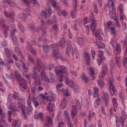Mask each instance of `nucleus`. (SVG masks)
<instances>
[{"label":"nucleus","mask_w":127,"mask_h":127,"mask_svg":"<svg viewBox=\"0 0 127 127\" xmlns=\"http://www.w3.org/2000/svg\"><path fill=\"white\" fill-rule=\"evenodd\" d=\"M43 49L45 52H48V51H49V48L47 45L43 46Z\"/></svg>","instance_id":"nucleus-61"},{"label":"nucleus","mask_w":127,"mask_h":127,"mask_svg":"<svg viewBox=\"0 0 127 127\" xmlns=\"http://www.w3.org/2000/svg\"><path fill=\"white\" fill-rule=\"evenodd\" d=\"M62 109H64L67 107V101L66 100H63L61 104Z\"/></svg>","instance_id":"nucleus-32"},{"label":"nucleus","mask_w":127,"mask_h":127,"mask_svg":"<svg viewBox=\"0 0 127 127\" xmlns=\"http://www.w3.org/2000/svg\"><path fill=\"white\" fill-rule=\"evenodd\" d=\"M97 83L99 85V86H100V87H104L105 83H104V81L102 80H97Z\"/></svg>","instance_id":"nucleus-41"},{"label":"nucleus","mask_w":127,"mask_h":127,"mask_svg":"<svg viewBox=\"0 0 127 127\" xmlns=\"http://www.w3.org/2000/svg\"><path fill=\"white\" fill-rule=\"evenodd\" d=\"M58 45L56 44H52L51 47L52 48L54 55H53V57L55 58L57 57V54L59 53V50L57 48Z\"/></svg>","instance_id":"nucleus-5"},{"label":"nucleus","mask_w":127,"mask_h":127,"mask_svg":"<svg viewBox=\"0 0 127 127\" xmlns=\"http://www.w3.org/2000/svg\"><path fill=\"white\" fill-rule=\"evenodd\" d=\"M19 17L21 19H23V20H25V18H26V15L24 14V13H22L20 14Z\"/></svg>","instance_id":"nucleus-44"},{"label":"nucleus","mask_w":127,"mask_h":127,"mask_svg":"<svg viewBox=\"0 0 127 127\" xmlns=\"http://www.w3.org/2000/svg\"><path fill=\"white\" fill-rule=\"evenodd\" d=\"M106 74L107 72H105V71H102L99 73V77L100 78V79H103V78H104V76H106Z\"/></svg>","instance_id":"nucleus-34"},{"label":"nucleus","mask_w":127,"mask_h":127,"mask_svg":"<svg viewBox=\"0 0 127 127\" xmlns=\"http://www.w3.org/2000/svg\"><path fill=\"white\" fill-rule=\"evenodd\" d=\"M92 95H93L94 98L99 96V89L97 88H95L92 90Z\"/></svg>","instance_id":"nucleus-21"},{"label":"nucleus","mask_w":127,"mask_h":127,"mask_svg":"<svg viewBox=\"0 0 127 127\" xmlns=\"http://www.w3.org/2000/svg\"><path fill=\"white\" fill-rule=\"evenodd\" d=\"M60 46L62 48H63V47H65V46L66 45V42H65V39L63 38L59 42Z\"/></svg>","instance_id":"nucleus-26"},{"label":"nucleus","mask_w":127,"mask_h":127,"mask_svg":"<svg viewBox=\"0 0 127 127\" xmlns=\"http://www.w3.org/2000/svg\"><path fill=\"white\" fill-rule=\"evenodd\" d=\"M112 103H113V110L114 112L117 111V107H118V103L116 101V98H113L112 99Z\"/></svg>","instance_id":"nucleus-19"},{"label":"nucleus","mask_w":127,"mask_h":127,"mask_svg":"<svg viewBox=\"0 0 127 127\" xmlns=\"http://www.w3.org/2000/svg\"><path fill=\"white\" fill-rule=\"evenodd\" d=\"M113 77H114L113 76H112L111 78H109V83L110 85H113V83H114V78H113Z\"/></svg>","instance_id":"nucleus-63"},{"label":"nucleus","mask_w":127,"mask_h":127,"mask_svg":"<svg viewBox=\"0 0 127 127\" xmlns=\"http://www.w3.org/2000/svg\"><path fill=\"white\" fill-rule=\"evenodd\" d=\"M22 67L23 68V70L24 72L27 73V68H26V65H25V63H24V62H23V64Z\"/></svg>","instance_id":"nucleus-53"},{"label":"nucleus","mask_w":127,"mask_h":127,"mask_svg":"<svg viewBox=\"0 0 127 127\" xmlns=\"http://www.w3.org/2000/svg\"><path fill=\"white\" fill-rule=\"evenodd\" d=\"M6 2H7V3L8 4H9V5H11V6H15L16 4L15 3L13 2L12 1H10L9 0H5Z\"/></svg>","instance_id":"nucleus-37"},{"label":"nucleus","mask_w":127,"mask_h":127,"mask_svg":"<svg viewBox=\"0 0 127 127\" xmlns=\"http://www.w3.org/2000/svg\"><path fill=\"white\" fill-rule=\"evenodd\" d=\"M18 107L20 110L22 111L23 116H25V112H24V106L22 105L21 102H18Z\"/></svg>","instance_id":"nucleus-20"},{"label":"nucleus","mask_w":127,"mask_h":127,"mask_svg":"<svg viewBox=\"0 0 127 127\" xmlns=\"http://www.w3.org/2000/svg\"><path fill=\"white\" fill-rule=\"evenodd\" d=\"M47 4V8H48V14L49 15H51V14L52 13V9H51V8H50V6H49V5H48V3Z\"/></svg>","instance_id":"nucleus-51"},{"label":"nucleus","mask_w":127,"mask_h":127,"mask_svg":"<svg viewBox=\"0 0 127 127\" xmlns=\"http://www.w3.org/2000/svg\"><path fill=\"white\" fill-rule=\"evenodd\" d=\"M38 118L42 122L43 121V115L42 113H38Z\"/></svg>","instance_id":"nucleus-59"},{"label":"nucleus","mask_w":127,"mask_h":127,"mask_svg":"<svg viewBox=\"0 0 127 127\" xmlns=\"http://www.w3.org/2000/svg\"><path fill=\"white\" fill-rule=\"evenodd\" d=\"M54 68V71L57 77H59L58 80L60 82H63L64 79H65V75H68V70L66 66L64 65H60L56 67L53 64H50L49 65V70H53Z\"/></svg>","instance_id":"nucleus-1"},{"label":"nucleus","mask_w":127,"mask_h":127,"mask_svg":"<svg viewBox=\"0 0 127 127\" xmlns=\"http://www.w3.org/2000/svg\"><path fill=\"white\" fill-rule=\"evenodd\" d=\"M41 98L42 100H46L48 102H50V101H52V99L50 98L48 96V94L47 93H45L44 94H42L40 95Z\"/></svg>","instance_id":"nucleus-13"},{"label":"nucleus","mask_w":127,"mask_h":127,"mask_svg":"<svg viewBox=\"0 0 127 127\" xmlns=\"http://www.w3.org/2000/svg\"><path fill=\"white\" fill-rule=\"evenodd\" d=\"M47 120L48 124H52V123H53V120L51 118H50V117H47Z\"/></svg>","instance_id":"nucleus-57"},{"label":"nucleus","mask_w":127,"mask_h":127,"mask_svg":"<svg viewBox=\"0 0 127 127\" xmlns=\"http://www.w3.org/2000/svg\"><path fill=\"white\" fill-rule=\"evenodd\" d=\"M75 105L76 107H78L79 110H81V109H82V106L81 105V103H80V101H79L78 100H76Z\"/></svg>","instance_id":"nucleus-47"},{"label":"nucleus","mask_w":127,"mask_h":127,"mask_svg":"<svg viewBox=\"0 0 127 127\" xmlns=\"http://www.w3.org/2000/svg\"><path fill=\"white\" fill-rule=\"evenodd\" d=\"M96 43L97 44L99 48H105V44H104V43H101L100 41H96Z\"/></svg>","instance_id":"nucleus-28"},{"label":"nucleus","mask_w":127,"mask_h":127,"mask_svg":"<svg viewBox=\"0 0 127 127\" xmlns=\"http://www.w3.org/2000/svg\"><path fill=\"white\" fill-rule=\"evenodd\" d=\"M62 87H63V83H62L58 84L56 86L57 90H58L60 88H62Z\"/></svg>","instance_id":"nucleus-62"},{"label":"nucleus","mask_w":127,"mask_h":127,"mask_svg":"<svg viewBox=\"0 0 127 127\" xmlns=\"http://www.w3.org/2000/svg\"><path fill=\"white\" fill-rule=\"evenodd\" d=\"M11 28L12 31H10V33L11 36H13L15 34V32H16V28H15V24H12L11 26Z\"/></svg>","instance_id":"nucleus-17"},{"label":"nucleus","mask_w":127,"mask_h":127,"mask_svg":"<svg viewBox=\"0 0 127 127\" xmlns=\"http://www.w3.org/2000/svg\"><path fill=\"white\" fill-rule=\"evenodd\" d=\"M21 125V121L19 120L15 121V124L14 125L15 127H19V126Z\"/></svg>","instance_id":"nucleus-45"},{"label":"nucleus","mask_w":127,"mask_h":127,"mask_svg":"<svg viewBox=\"0 0 127 127\" xmlns=\"http://www.w3.org/2000/svg\"><path fill=\"white\" fill-rule=\"evenodd\" d=\"M123 45L125 46V54L126 56H127V46L126 45V43H127V41H124L122 42Z\"/></svg>","instance_id":"nucleus-48"},{"label":"nucleus","mask_w":127,"mask_h":127,"mask_svg":"<svg viewBox=\"0 0 127 127\" xmlns=\"http://www.w3.org/2000/svg\"><path fill=\"white\" fill-rule=\"evenodd\" d=\"M64 80L66 82V84L68 85L69 87H70V88H74V82H73V81L70 80V79L68 78V77H66L65 76L63 81H64Z\"/></svg>","instance_id":"nucleus-8"},{"label":"nucleus","mask_w":127,"mask_h":127,"mask_svg":"<svg viewBox=\"0 0 127 127\" xmlns=\"http://www.w3.org/2000/svg\"><path fill=\"white\" fill-rule=\"evenodd\" d=\"M84 43V39L82 37L77 38V43L78 45H82Z\"/></svg>","instance_id":"nucleus-29"},{"label":"nucleus","mask_w":127,"mask_h":127,"mask_svg":"<svg viewBox=\"0 0 127 127\" xmlns=\"http://www.w3.org/2000/svg\"><path fill=\"white\" fill-rule=\"evenodd\" d=\"M51 1H52V5H53V7L57 9L58 7V5H57V3L55 1V0H51Z\"/></svg>","instance_id":"nucleus-38"},{"label":"nucleus","mask_w":127,"mask_h":127,"mask_svg":"<svg viewBox=\"0 0 127 127\" xmlns=\"http://www.w3.org/2000/svg\"><path fill=\"white\" fill-rule=\"evenodd\" d=\"M115 59H116L117 64L118 65V66H119L120 62H121V60H120V58H119V57L116 56Z\"/></svg>","instance_id":"nucleus-58"},{"label":"nucleus","mask_w":127,"mask_h":127,"mask_svg":"<svg viewBox=\"0 0 127 127\" xmlns=\"http://www.w3.org/2000/svg\"><path fill=\"white\" fill-rule=\"evenodd\" d=\"M116 47H117V52H118L119 54H121V44H117L116 45Z\"/></svg>","instance_id":"nucleus-46"},{"label":"nucleus","mask_w":127,"mask_h":127,"mask_svg":"<svg viewBox=\"0 0 127 127\" xmlns=\"http://www.w3.org/2000/svg\"><path fill=\"white\" fill-rule=\"evenodd\" d=\"M102 99L105 101L106 106L108 107V104H109V95H108V93L104 92L102 96Z\"/></svg>","instance_id":"nucleus-11"},{"label":"nucleus","mask_w":127,"mask_h":127,"mask_svg":"<svg viewBox=\"0 0 127 127\" xmlns=\"http://www.w3.org/2000/svg\"><path fill=\"white\" fill-rule=\"evenodd\" d=\"M73 6V10L71 13V17H72V18H75V17H76V11L77 10V6H75V5H74V6Z\"/></svg>","instance_id":"nucleus-22"},{"label":"nucleus","mask_w":127,"mask_h":127,"mask_svg":"<svg viewBox=\"0 0 127 127\" xmlns=\"http://www.w3.org/2000/svg\"><path fill=\"white\" fill-rule=\"evenodd\" d=\"M89 119L90 120V119H92L93 117H95V113L93 112L92 113V112H89Z\"/></svg>","instance_id":"nucleus-56"},{"label":"nucleus","mask_w":127,"mask_h":127,"mask_svg":"<svg viewBox=\"0 0 127 127\" xmlns=\"http://www.w3.org/2000/svg\"><path fill=\"white\" fill-rule=\"evenodd\" d=\"M104 33V32H103V30H99V31H96L95 33L94 34L96 40H102V36L100 35V34H103Z\"/></svg>","instance_id":"nucleus-7"},{"label":"nucleus","mask_w":127,"mask_h":127,"mask_svg":"<svg viewBox=\"0 0 127 127\" xmlns=\"http://www.w3.org/2000/svg\"><path fill=\"white\" fill-rule=\"evenodd\" d=\"M20 84V88L21 90H25V89H27V85L25 82H21L19 83Z\"/></svg>","instance_id":"nucleus-24"},{"label":"nucleus","mask_w":127,"mask_h":127,"mask_svg":"<svg viewBox=\"0 0 127 127\" xmlns=\"http://www.w3.org/2000/svg\"><path fill=\"white\" fill-rule=\"evenodd\" d=\"M8 28H9V27H3V28L4 35L5 37H6V36H7V31L8 30Z\"/></svg>","instance_id":"nucleus-35"},{"label":"nucleus","mask_w":127,"mask_h":127,"mask_svg":"<svg viewBox=\"0 0 127 127\" xmlns=\"http://www.w3.org/2000/svg\"><path fill=\"white\" fill-rule=\"evenodd\" d=\"M50 76L51 77V78L50 79V82H51V83H54L55 82V76L52 73L50 74Z\"/></svg>","instance_id":"nucleus-40"},{"label":"nucleus","mask_w":127,"mask_h":127,"mask_svg":"<svg viewBox=\"0 0 127 127\" xmlns=\"http://www.w3.org/2000/svg\"><path fill=\"white\" fill-rule=\"evenodd\" d=\"M100 104H101V101L100 100V99L98 98L94 102L95 108H97V107H99V106H100Z\"/></svg>","instance_id":"nucleus-30"},{"label":"nucleus","mask_w":127,"mask_h":127,"mask_svg":"<svg viewBox=\"0 0 127 127\" xmlns=\"http://www.w3.org/2000/svg\"><path fill=\"white\" fill-rule=\"evenodd\" d=\"M119 8L120 11V14L121 15H122V14L124 13V4L122 3L120 4V5L119 6Z\"/></svg>","instance_id":"nucleus-33"},{"label":"nucleus","mask_w":127,"mask_h":127,"mask_svg":"<svg viewBox=\"0 0 127 127\" xmlns=\"http://www.w3.org/2000/svg\"><path fill=\"white\" fill-rule=\"evenodd\" d=\"M55 108V106L54 105V103L52 104L51 103H49L48 105L47 110L48 111H51V112H54Z\"/></svg>","instance_id":"nucleus-15"},{"label":"nucleus","mask_w":127,"mask_h":127,"mask_svg":"<svg viewBox=\"0 0 127 127\" xmlns=\"http://www.w3.org/2000/svg\"><path fill=\"white\" fill-rule=\"evenodd\" d=\"M37 65L38 66V68L37 67H33L32 73L30 74V76L34 80L35 85H36V86H39V85L41 84V80H40L39 74H38L37 71L38 70V72L40 73V69H39V68L43 67V63H42L41 60L38 59L37 60Z\"/></svg>","instance_id":"nucleus-2"},{"label":"nucleus","mask_w":127,"mask_h":127,"mask_svg":"<svg viewBox=\"0 0 127 127\" xmlns=\"http://www.w3.org/2000/svg\"><path fill=\"white\" fill-rule=\"evenodd\" d=\"M11 37L14 44H17V38H16L15 35H14V36H11Z\"/></svg>","instance_id":"nucleus-50"},{"label":"nucleus","mask_w":127,"mask_h":127,"mask_svg":"<svg viewBox=\"0 0 127 127\" xmlns=\"http://www.w3.org/2000/svg\"><path fill=\"white\" fill-rule=\"evenodd\" d=\"M19 93L17 92H14L12 96V98L14 99V100H17V101H18V100H19Z\"/></svg>","instance_id":"nucleus-23"},{"label":"nucleus","mask_w":127,"mask_h":127,"mask_svg":"<svg viewBox=\"0 0 127 127\" xmlns=\"http://www.w3.org/2000/svg\"><path fill=\"white\" fill-rule=\"evenodd\" d=\"M14 75L17 78V81L18 83H19V84H20V83H25V80L22 78V76H21L18 71L15 70Z\"/></svg>","instance_id":"nucleus-4"},{"label":"nucleus","mask_w":127,"mask_h":127,"mask_svg":"<svg viewBox=\"0 0 127 127\" xmlns=\"http://www.w3.org/2000/svg\"><path fill=\"white\" fill-rule=\"evenodd\" d=\"M56 9L58 10V13L59 14V15H61V14L63 15H66V14H67V13L65 11H62L60 12V7L59 6Z\"/></svg>","instance_id":"nucleus-25"},{"label":"nucleus","mask_w":127,"mask_h":127,"mask_svg":"<svg viewBox=\"0 0 127 127\" xmlns=\"http://www.w3.org/2000/svg\"><path fill=\"white\" fill-rule=\"evenodd\" d=\"M27 105L29 107V111H27V112L29 113V112H32L33 109L32 108V106H31V100L30 99V96H29L28 98Z\"/></svg>","instance_id":"nucleus-16"},{"label":"nucleus","mask_w":127,"mask_h":127,"mask_svg":"<svg viewBox=\"0 0 127 127\" xmlns=\"http://www.w3.org/2000/svg\"><path fill=\"white\" fill-rule=\"evenodd\" d=\"M109 90L110 91V94L112 96L117 94V90L114 84H110Z\"/></svg>","instance_id":"nucleus-10"},{"label":"nucleus","mask_w":127,"mask_h":127,"mask_svg":"<svg viewBox=\"0 0 127 127\" xmlns=\"http://www.w3.org/2000/svg\"><path fill=\"white\" fill-rule=\"evenodd\" d=\"M41 24L42 25L41 27L42 34V35H43V36H45V35H46V28L45 26V23H44V21H41Z\"/></svg>","instance_id":"nucleus-9"},{"label":"nucleus","mask_w":127,"mask_h":127,"mask_svg":"<svg viewBox=\"0 0 127 127\" xmlns=\"http://www.w3.org/2000/svg\"><path fill=\"white\" fill-rule=\"evenodd\" d=\"M96 26H97V23H96V20L95 19H92V22L90 25L91 30L92 32H95L96 31Z\"/></svg>","instance_id":"nucleus-12"},{"label":"nucleus","mask_w":127,"mask_h":127,"mask_svg":"<svg viewBox=\"0 0 127 127\" xmlns=\"http://www.w3.org/2000/svg\"><path fill=\"white\" fill-rule=\"evenodd\" d=\"M30 52L34 56L36 55V51L33 48L30 49Z\"/></svg>","instance_id":"nucleus-60"},{"label":"nucleus","mask_w":127,"mask_h":127,"mask_svg":"<svg viewBox=\"0 0 127 127\" xmlns=\"http://www.w3.org/2000/svg\"><path fill=\"white\" fill-rule=\"evenodd\" d=\"M99 54L98 55V56L101 60H105L106 59V57L104 56V53L102 51H99Z\"/></svg>","instance_id":"nucleus-27"},{"label":"nucleus","mask_w":127,"mask_h":127,"mask_svg":"<svg viewBox=\"0 0 127 127\" xmlns=\"http://www.w3.org/2000/svg\"><path fill=\"white\" fill-rule=\"evenodd\" d=\"M109 15L111 16L112 19H114L115 20L117 25L119 26V20L117 19V18H115L116 16V10H113L112 9V10H110L109 11Z\"/></svg>","instance_id":"nucleus-6"},{"label":"nucleus","mask_w":127,"mask_h":127,"mask_svg":"<svg viewBox=\"0 0 127 127\" xmlns=\"http://www.w3.org/2000/svg\"><path fill=\"white\" fill-rule=\"evenodd\" d=\"M0 23L2 25V28H3V27H8V26H6L4 25V19L3 18L0 19Z\"/></svg>","instance_id":"nucleus-42"},{"label":"nucleus","mask_w":127,"mask_h":127,"mask_svg":"<svg viewBox=\"0 0 127 127\" xmlns=\"http://www.w3.org/2000/svg\"><path fill=\"white\" fill-rule=\"evenodd\" d=\"M23 2H24L26 4H27V7H30V5H29V2H30V0H22Z\"/></svg>","instance_id":"nucleus-55"},{"label":"nucleus","mask_w":127,"mask_h":127,"mask_svg":"<svg viewBox=\"0 0 127 127\" xmlns=\"http://www.w3.org/2000/svg\"><path fill=\"white\" fill-rule=\"evenodd\" d=\"M15 52H16V53L19 54V55H21V52L20 51V50H19V48H18V47H15Z\"/></svg>","instance_id":"nucleus-52"},{"label":"nucleus","mask_w":127,"mask_h":127,"mask_svg":"<svg viewBox=\"0 0 127 127\" xmlns=\"http://www.w3.org/2000/svg\"><path fill=\"white\" fill-rule=\"evenodd\" d=\"M81 79L85 83H88V82H89V80H88V78L85 76V74H84L82 75Z\"/></svg>","instance_id":"nucleus-39"},{"label":"nucleus","mask_w":127,"mask_h":127,"mask_svg":"<svg viewBox=\"0 0 127 127\" xmlns=\"http://www.w3.org/2000/svg\"><path fill=\"white\" fill-rule=\"evenodd\" d=\"M85 60L86 65H90V56L87 52L85 53Z\"/></svg>","instance_id":"nucleus-18"},{"label":"nucleus","mask_w":127,"mask_h":127,"mask_svg":"<svg viewBox=\"0 0 127 127\" xmlns=\"http://www.w3.org/2000/svg\"><path fill=\"white\" fill-rule=\"evenodd\" d=\"M4 14L6 17H9L11 19L14 20V13L12 12L9 14H7V12L5 10H4Z\"/></svg>","instance_id":"nucleus-14"},{"label":"nucleus","mask_w":127,"mask_h":127,"mask_svg":"<svg viewBox=\"0 0 127 127\" xmlns=\"http://www.w3.org/2000/svg\"><path fill=\"white\" fill-rule=\"evenodd\" d=\"M66 45L65 54L68 56L71 54L74 59H78V51L77 50L72 49V45H71V42L69 41L66 43Z\"/></svg>","instance_id":"nucleus-3"},{"label":"nucleus","mask_w":127,"mask_h":127,"mask_svg":"<svg viewBox=\"0 0 127 127\" xmlns=\"http://www.w3.org/2000/svg\"><path fill=\"white\" fill-rule=\"evenodd\" d=\"M12 111H14V112L16 111V105L14 103H12Z\"/></svg>","instance_id":"nucleus-64"},{"label":"nucleus","mask_w":127,"mask_h":127,"mask_svg":"<svg viewBox=\"0 0 127 127\" xmlns=\"http://www.w3.org/2000/svg\"><path fill=\"white\" fill-rule=\"evenodd\" d=\"M123 64L125 68H127V57H126L124 59Z\"/></svg>","instance_id":"nucleus-49"},{"label":"nucleus","mask_w":127,"mask_h":127,"mask_svg":"<svg viewBox=\"0 0 127 127\" xmlns=\"http://www.w3.org/2000/svg\"><path fill=\"white\" fill-rule=\"evenodd\" d=\"M33 103H34L35 107H38L39 106V102L37 101L36 98L34 97L32 99Z\"/></svg>","instance_id":"nucleus-31"},{"label":"nucleus","mask_w":127,"mask_h":127,"mask_svg":"<svg viewBox=\"0 0 127 127\" xmlns=\"http://www.w3.org/2000/svg\"><path fill=\"white\" fill-rule=\"evenodd\" d=\"M5 54L7 56V57H10V51L7 48L4 49Z\"/></svg>","instance_id":"nucleus-36"},{"label":"nucleus","mask_w":127,"mask_h":127,"mask_svg":"<svg viewBox=\"0 0 127 127\" xmlns=\"http://www.w3.org/2000/svg\"><path fill=\"white\" fill-rule=\"evenodd\" d=\"M18 26L19 28L21 30V31H22V32H24V27H23V26H22L21 24L19 23L18 24Z\"/></svg>","instance_id":"nucleus-54"},{"label":"nucleus","mask_w":127,"mask_h":127,"mask_svg":"<svg viewBox=\"0 0 127 127\" xmlns=\"http://www.w3.org/2000/svg\"><path fill=\"white\" fill-rule=\"evenodd\" d=\"M64 114L66 119V123L68 122H70V119L69 118V114H68V112L65 111L64 112Z\"/></svg>","instance_id":"nucleus-43"}]
</instances>
